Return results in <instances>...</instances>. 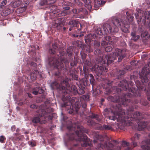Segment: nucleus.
<instances>
[{"label": "nucleus", "mask_w": 150, "mask_h": 150, "mask_svg": "<svg viewBox=\"0 0 150 150\" xmlns=\"http://www.w3.org/2000/svg\"><path fill=\"white\" fill-rule=\"evenodd\" d=\"M150 62L148 64L146 65L142 69V73L140 75V77L141 79L142 83L139 81H135L136 85L138 88L137 90L134 88H132L134 83L131 81H128L126 80L120 81V83L116 85L114 87L112 91V83L113 81L109 80L108 79L104 80V83H103V87L105 89L106 93L107 94H115L116 95L114 96H109L107 98L108 100L114 102H117L124 106H127L129 105L131 100L130 99L126 98V96L131 97L132 95L135 97L140 96H141V91H144L145 92L146 90V88L145 87L143 83L148 82V77L150 76V69H149Z\"/></svg>", "instance_id": "nucleus-1"}, {"label": "nucleus", "mask_w": 150, "mask_h": 150, "mask_svg": "<svg viewBox=\"0 0 150 150\" xmlns=\"http://www.w3.org/2000/svg\"><path fill=\"white\" fill-rule=\"evenodd\" d=\"M134 107L132 106L128 110L129 112L128 114H125L124 110L121 107V105L117 104L114 105L110 108H106L104 110V114H111L109 115L108 117L110 120L115 121L117 120L119 122L118 127L120 129H123L127 126H132L133 123L130 121L135 120L137 121V129L139 131L144 130L147 127L148 122H147L140 121L143 117L142 114L139 112H136L134 114L131 112L134 110Z\"/></svg>", "instance_id": "nucleus-2"}, {"label": "nucleus", "mask_w": 150, "mask_h": 150, "mask_svg": "<svg viewBox=\"0 0 150 150\" xmlns=\"http://www.w3.org/2000/svg\"><path fill=\"white\" fill-rule=\"evenodd\" d=\"M57 56L55 57H51L49 58V64L53 66L59 70L58 74H55L56 76H59L62 71L64 70V67L65 65V53L64 52L63 48H60L59 49L58 52H57Z\"/></svg>", "instance_id": "nucleus-3"}, {"label": "nucleus", "mask_w": 150, "mask_h": 150, "mask_svg": "<svg viewBox=\"0 0 150 150\" xmlns=\"http://www.w3.org/2000/svg\"><path fill=\"white\" fill-rule=\"evenodd\" d=\"M96 49L94 53L98 56L94 61L96 64L92 67V70L95 71L97 76H100L104 74V73L107 72L108 69L105 67V66L107 65V61L105 56L104 58L102 57L101 51L100 48Z\"/></svg>", "instance_id": "nucleus-4"}, {"label": "nucleus", "mask_w": 150, "mask_h": 150, "mask_svg": "<svg viewBox=\"0 0 150 150\" xmlns=\"http://www.w3.org/2000/svg\"><path fill=\"white\" fill-rule=\"evenodd\" d=\"M78 130L72 133V137L73 140H75L76 141L79 142H83V143H81V146L83 147L89 146L88 150L91 149L90 147L92 146V144L90 141V139H88L84 133H87L88 129L85 128L82 126H78Z\"/></svg>", "instance_id": "nucleus-5"}, {"label": "nucleus", "mask_w": 150, "mask_h": 150, "mask_svg": "<svg viewBox=\"0 0 150 150\" xmlns=\"http://www.w3.org/2000/svg\"><path fill=\"white\" fill-rule=\"evenodd\" d=\"M68 79L66 78V94L70 92L75 95L77 93L82 94L85 93V89L86 86L88 85V81L86 79H82L76 83L79 88L78 91L75 86L69 84L67 82Z\"/></svg>", "instance_id": "nucleus-6"}, {"label": "nucleus", "mask_w": 150, "mask_h": 150, "mask_svg": "<svg viewBox=\"0 0 150 150\" xmlns=\"http://www.w3.org/2000/svg\"><path fill=\"white\" fill-rule=\"evenodd\" d=\"M103 141V138L101 135H98L97 136L96 139H95L93 141L95 144H98L96 150H103L104 148L105 150H121V146H116L115 144L110 142H105L104 144L99 142V141L102 142Z\"/></svg>", "instance_id": "nucleus-7"}, {"label": "nucleus", "mask_w": 150, "mask_h": 150, "mask_svg": "<svg viewBox=\"0 0 150 150\" xmlns=\"http://www.w3.org/2000/svg\"><path fill=\"white\" fill-rule=\"evenodd\" d=\"M125 56L126 54L124 50L118 48L116 49L115 52L105 55V58L107 61V65L111 64L114 60L116 59L118 56L119 57L118 58V62H120Z\"/></svg>", "instance_id": "nucleus-8"}, {"label": "nucleus", "mask_w": 150, "mask_h": 150, "mask_svg": "<svg viewBox=\"0 0 150 150\" xmlns=\"http://www.w3.org/2000/svg\"><path fill=\"white\" fill-rule=\"evenodd\" d=\"M75 97L71 98L69 95L66 94V109L70 114H72L74 110L77 112L79 108V102Z\"/></svg>", "instance_id": "nucleus-9"}, {"label": "nucleus", "mask_w": 150, "mask_h": 150, "mask_svg": "<svg viewBox=\"0 0 150 150\" xmlns=\"http://www.w3.org/2000/svg\"><path fill=\"white\" fill-rule=\"evenodd\" d=\"M112 22L113 24L116 26L115 28L120 27L122 30L124 32L127 33L129 31L128 28L129 27V24L130 23L127 20L125 22L122 19L118 18L115 17L112 18Z\"/></svg>", "instance_id": "nucleus-10"}, {"label": "nucleus", "mask_w": 150, "mask_h": 150, "mask_svg": "<svg viewBox=\"0 0 150 150\" xmlns=\"http://www.w3.org/2000/svg\"><path fill=\"white\" fill-rule=\"evenodd\" d=\"M135 16L136 19H138L139 17V20H137L138 23L139 24L140 22H142L143 25L146 23V19L149 20L150 18V13L149 12L144 13L143 11L139 9L137 12L135 14Z\"/></svg>", "instance_id": "nucleus-11"}, {"label": "nucleus", "mask_w": 150, "mask_h": 150, "mask_svg": "<svg viewBox=\"0 0 150 150\" xmlns=\"http://www.w3.org/2000/svg\"><path fill=\"white\" fill-rule=\"evenodd\" d=\"M54 111L53 108H48L45 110H39L37 112L38 113H41L44 117L45 120L42 121V123H46L47 120H50L53 118V116L51 115V113Z\"/></svg>", "instance_id": "nucleus-12"}, {"label": "nucleus", "mask_w": 150, "mask_h": 150, "mask_svg": "<svg viewBox=\"0 0 150 150\" xmlns=\"http://www.w3.org/2000/svg\"><path fill=\"white\" fill-rule=\"evenodd\" d=\"M63 8L64 9L60 13L57 14L59 11V9L58 8V7L55 6H52L50 8V13L51 15H55L54 16L57 17H60L61 16H65L66 15V6L63 7Z\"/></svg>", "instance_id": "nucleus-13"}, {"label": "nucleus", "mask_w": 150, "mask_h": 150, "mask_svg": "<svg viewBox=\"0 0 150 150\" xmlns=\"http://www.w3.org/2000/svg\"><path fill=\"white\" fill-rule=\"evenodd\" d=\"M73 43L75 46L81 48L83 52H91L93 51L89 45L82 44L81 42L79 40L74 41Z\"/></svg>", "instance_id": "nucleus-14"}, {"label": "nucleus", "mask_w": 150, "mask_h": 150, "mask_svg": "<svg viewBox=\"0 0 150 150\" xmlns=\"http://www.w3.org/2000/svg\"><path fill=\"white\" fill-rule=\"evenodd\" d=\"M63 16V17L55 18L53 21L52 27L53 28H57V29H60L62 24H65L66 22L65 16Z\"/></svg>", "instance_id": "nucleus-15"}, {"label": "nucleus", "mask_w": 150, "mask_h": 150, "mask_svg": "<svg viewBox=\"0 0 150 150\" xmlns=\"http://www.w3.org/2000/svg\"><path fill=\"white\" fill-rule=\"evenodd\" d=\"M66 52L70 59L69 62L71 65L72 67H74V66L76 64V62L73 59V49L71 48H68L66 50Z\"/></svg>", "instance_id": "nucleus-16"}, {"label": "nucleus", "mask_w": 150, "mask_h": 150, "mask_svg": "<svg viewBox=\"0 0 150 150\" xmlns=\"http://www.w3.org/2000/svg\"><path fill=\"white\" fill-rule=\"evenodd\" d=\"M103 28L105 34L117 32L118 30L117 28H115L114 29H112L111 26L107 23H105L103 25Z\"/></svg>", "instance_id": "nucleus-17"}, {"label": "nucleus", "mask_w": 150, "mask_h": 150, "mask_svg": "<svg viewBox=\"0 0 150 150\" xmlns=\"http://www.w3.org/2000/svg\"><path fill=\"white\" fill-rule=\"evenodd\" d=\"M147 129L148 130H150V125L147 127ZM149 136L150 137V133L149 134ZM142 143L146 144V145H142L141 146V147L143 150H150V146H148L150 145V139H148L143 141Z\"/></svg>", "instance_id": "nucleus-18"}, {"label": "nucleus", "mask_w": 150, "mask_h": 150, "mask_svg": "<svg viewBox=\"0 0 150 150\" xmlns=\"http://www.w3.org/2000/svg\"><path fill=\"white\" fill-rule=\"evenodd\" d=\"M69 24L72 27H76L79 32L81 30L82 27V25L80 23L79 21L76 20L70 21Z\"/></svg>", "instance_id": "nucleus-19"}, {"label": "nucleus", "mask_w": 150, "mask_h": 150, "mask_svg": "<svg viewBox=\"0 0 150 150\" xmlns=\"http://www.w3.org/2000/svg\"><path fill=\"white\" fill-rule=\"evenodd\" d=\"M38 117H34L32 121L33 122L35 123H37L39 122H40L41 124H44L42 123V121H43L45 119L44 117L41 113L37 115Z\"/></svg>", "instance_id": "nucleus-20"}, {"label": "nucleus", "mask_w": 150, "mask_h": 150, "mask_svg": "<svg viewBox=\"0 0 150 150\" xmlns=\"http://www.w3.org/2000/svg\"><path fill=\"white\" fill-rule=\"evenodd\" d=\"M89 76L90 77L89 80L91 83L92 85V90L94 92H96L97 90H98L99 88L98 87L97 88H95L96 81L94 79V77L91 74H89L88 75V77Z\"/></svg>", "instance_id": "nucleus-21"}, {"label": "nucleus", "mask_w": 150, "mask_h": 150, "mask_svg": "<svg viewBox=\"0 0 150 150\" xmlns=\"http://www.w3.org/2000/svg\"><path fill=\"white\" fill-rule=\"evenodd\" d=\"M97 35L96 34H89L85 38V41L86 43L91 42L92 41H94L95 38L97 37Z\"/></svg>", "instance_id": "nucleus-22"}, {"label": "nucleus", "mask_w": 150, "mask_h": 150, "mask_svg": "<svg viewBox=\"0 0 150 150\" xmlns=\"http://www.w3.org/2000/svg\"><path fill=\"white\" fill-rule=\"evenodd\" d=\"M140 135L138 134H134V136L132 137L131 138V140L132 141V143L133 144V147H135L137 146V143L136 142L137 140H138L139 138Z\"/></svg>", "instance_id": "nucleus-23"}, {"label": "nucleus", "mask_w": 150, "mask_h": 150, "mask_svg": "<svg viewBox=\"0 0 150 150\" xmlns=\"http://www.w3.org/2000/svg\"><path fill=\"white\" fill-rule=\"evenodd\" d=\"M39 74L38 71L36 69H35L33 73H31L30 74V77L32 81L35 80L36 79L37 75Z\"/></svg>", "instance_id": "nucleus-24"}, {"label": "nucleus", "mask_w": 150, "mask_h": 150, "mask_svg": "<svg viewBox=\"0 0 150 150\" xmlns=\"http://www.w3.org/2000/svg\"><path fill=\"white\" fill-rule=\"evenodd\" d=\"M21 6V7L17 9L16 11V12L17 13H20L24 12L26 9L27 4L26 3H25L24 6H23V4H22Z\"/></svg>", "instance_id": "nucleus-25"}, {"label": "nucleus", "mask_w": 150, "mask_h": 150, "mask_svg": "<svg viewBox=\"0 0 150 150\" xmlns=\"http://www.w3.org/2000/svg\"><path fill=\"white\" fill-rule=\"evenodd\" d=\"M121 146L123 147H127L124 150H131L134 147H132L129 146V143L125 141H122V142Z\"/></svg>", "instance_id": "nucleus-26"}, {"label": "nucleus", "mask_w": 150, "mask_h": 150, "mask_svg": "<svg viewBox=\"0 0 150 150\" xmlns=\"http://www.w3.org/2000/svg\"><path fill=\"white\" fill-rule=\"evenodd\" d=\"M56 0H43L41 1L40 4L41 6H43L45 5L50 4L54 3Z\"/></svg>", "instance_id": "nucleus-27"}, {"label": "nucleus", "mask_w": 150, "mask_h": 150, "mask_svg": "<svg viewBox=\"0 0 150 150\" xmlns=\"http://www.w3.org/2000/svg\"><path fill=\"white\" fill-rule=\"evenodd\" d=\"M72 11L74 13H78L80 12H83V13L86 14L87 11L85 8H81L79 9H73L72 10Z\"/></svg>", "instance_id": "nucleus-28"}, {"label": "nucleus", "mask_w": 150, "mask_h": 150, "mask_svg": "<svg viewBox=\"0 0 150 150\" xmlns=\"http://www.w3.org/2000/svg\"><path fill=\"white\" fill-rule=\"evenodd\" d=\"M61 123L62 124L61 127V129L62 130L63 128L65 126L66 124V118L62 112H61Z\"/></svg>", "instance_id": "nucleus-29"}, {"label": "nucleus", "mask_w": 150, "mask_h": 150, "mask_svg": "<svg viewBox=\"0 0 150 150\" xmlns=\"http://www.w3.org/2000/svg\"><path fill=\"white\" fill-rule=\"evenodd\" d=\"M57 48V46L56 44H54L52 45V47L49 48V52L51 54H54L56 52V50Z\"/></svg>", "instance_id": "nucleus-30"}, {"label": "nucleus", "mask_w": 150, "mask_h": 150, "mask_svg": "<svg viewBox=\"0 0 150 150\" xmlns=\"http://www.w3.org/2000/svg\"><path fill=\"white\" fill-rule=\"evenodd\" d=\"M22 1L21 0H18L14 2L13 3H11V4H10V6L13 8H16L19 6L21 4V5L23 4L22 3Z\"/></svg>", "instance_id": "nucleus-31"}, {"label": "nucleus", "mask_w": 150, "mask_h": 150, "mask_svg": "<svg viewBox=\"0 0 150 150\" xmlns=\"http://www.w3.org/2000/svg\"><path fill=\"white\" fill-rule=\"evenodd\" d=\"M131 35L132 37L131 40H133L134 41H137L139 39L140 37L138 35H137L136 33L134 31L131 32Z\"/></svg>", "instance_id": "nucleus-32"}, {"label": "nucleus", "mask_w": 150, "mask_h": 150, "mask_svg": "<svg viewBox=\"0 0 150 150\" xmlns=\"http://www.w3.org/2000/svg\"><path fill=\"white\" fill-rule=\"evenodd\" d=\"M85 3V6L89 10H91L92 9V6L91 4V1L90 0H83Z\"/></svg>", "instance_id": "nucleus-33"}, {"label": "nucleus", "mask_w": 150, "mask_h": 150, "mask_svg": "<svg viewBox=\"0 0 150 150\" xmlns=\"http://www.w3.org/2000/svg\"><path fill=\"white\" fill-rule=\"evenodd\" d=\"M11 6L10 5L9 6H6L3 9L4 13H5V16H7L11 12V10L10 8V7Z\"/></svg>", "instance_id": "nucleus-34"}, {"label": "nucleus", "mask_w": 150, "mask_h": 150, "mask_svg": "<svg viewBox=\"0 0 150 150\" xmlns=\"http://www.w3.org/2000/svg\"><path fill=\"white\" fill-rule=\"evenodd\" d=\"M89 96L88 95H85L81 96L80 98L81 101L86 102L89 100Z\"/></svg>", "instance_id": "nucleus-35"}, {"label": "nucleus", "mask_w": 150, "mask_h": 150, "mask_svg": "<svg viewBox=\"0 0 150 150\" xmlns=\"http://www.w3.org/2000/svg\"><path fill=\"white\" fill-rule=\"evenodd\" d=\"M83 74L84 75V77L83 79H86L87 80H88V75L90 74L88 73V68H86V67H83Z\"/></svg>", "instance_id": "nucleus-36"}, {"label": "nucleus", "mask_w": 150, "mask_h": 150, "mask_svg": "<svg viewBox=\"0 0 150 150\" xmlns=\"http://www.w3.org/2000/svg\"><path fill=\"white\" fill-rule=\"evenodd\" d=\"M89 117L90 118L96 119L98 122H100L101 120L99 116L97 114L93 113L89 116Z\"/></svg>", "instance_id": "nucleus-37"}, {"label": "nucleus", "mask_w": 150, "mask_h": 150, "mask_svg": "<svg viewBox=\"0 0 150 150\" xmlns=\"http://www.w3.org/2000/svg\"><path fill=\"white\" fill-rule=\"evenodd\" d=\"M102 1L99 0H95L94 1V5L95 8H98L102 4Z\"/></svg>", "instance_id": "nucleus-38"}, {"label": "nucleus", "mask_w": 150, "mask_h": 150, "mask_svg": "<svg viewBox=\"0 0 150 150\" xmlns=\"http://www.w3.org/2000/svg\"><path fill=\"white\" fill-rule=\"evenodd\" d=\"M95 33H96L98 36L100 35L101 36L103 35V33L102 30H101V28L99 27H97L95 29Z\"/></svg>", "instance_id": "nucleus-39"}, {"label": "nucleus", "mask_w": 150, "mask_h": 150, "mask_svg": "<svg viewBox=\"0 0 150 150\" xmlns=\"http://www.w3.org/2000/svg\"><path fill=\"white\" fill-rule=\"evenodd\" d=\"M7 3V0H4L1 2L0 4V11H3L5 8L4 6Z\"/></svg>", "instance_id": "nucleus-40"}, {"label": "nucleus", "mask_w": 150, "mask_h": 150, "mask_svg": "<svg viewBox=\"0 0 150 150\" xmlns=\"http://www.w3.org/2000/svg\"><path fill=\"white\" fill-rule=\"evenodd\" d=\"M112 128L111 127L110 125H104L101 127L100 129L102 130H110L112 129Z\"/></svg>", "instance_id": "nucleus-41"}, {"label": "nucleus", "mask_w": 150, "mask_h": 150, "mask_svg": "<svg viewBox=\"0 0 150 150\" xmlns=\"http://www.w3.org/2000/svg\"><path fill=\"white\" fill-rule=\"evenodd\" d=\"M70 78L72 80H76L78 79V76L74 73H70Z\"/></svg>", "instance_id": "nucleus-42"}, {"label": "nucleus", "mask_w": 150, "mask_h": 150, "mask_svg": "<svg viewBox=\"0 0 150 150\" xmlns=\"http://www.w3.org/2000/svg\"><path fill=\"white\" fill-rule=\"evenodd\" d=\"M140 31L142 32V33H141V36L143 38H146V37H147V38L148 37V33L147 32H143L142 31L143 30V28H141V29L140 30L139 29Z\"/></svg>", "instance_id": "nucleus-43"}, {"label": "nucleus", "mask_w": 150, "mask_h": 150, "mask_svg": "<svg viewBox=\"0 0 150 150\" xmlns=\"http://www.w3.org/2000/svg\"><path fill=\"white\" fill-rule=\"evenodd\" d=\"M88 125L90 126L96 125V123L92 120H90L87 121Z\"/></svg>", "instance_id": "nucleus-44"}, {"label": "nucleus", "mask_w": 150, "mask_h": 150, "mask_svg": "<svg viewBox=\"0 0 150 150\" xmlns=\"http://www.w3.org/2000/svg\"><path fill=\"white\" fill-rule=\"evenodd\" d=\"M28 65H29L30 67H33V68L34 69H35L37 68V64L32 62H29V63H28Z\"/></svg>", "instance_id": "nucleus-45"}, {"label": "nucleus", "mask_w": 150, "mask_h": 150, "mask_svg": "<svg viewBox=\"0 0 150 150\" xmlns=\"http://www.w3.org/2000/svg\"><path fill=\"white\" fill-rule=\"evenodd\" d=\"M93 45L95 48H100V42L96 40H94Z\"/></svg>", "instance_id": "nucleus-46"}, {"label": "nucleus", "mask_w": 150, "mask_h": 150, "mask_svg": "<svg viewBox=\"0 0 150 150\" xmlns=\"http://www.w3.org/2000/svg\"><path fill=\"white\" fill-rule=\"evenodd\" d=\"M105 40L107 41H108V42L110 44H112L113 43L112 42L111 37L110 36H106L105 37Z\"/></svg>", "instance_id": "nucleus-47"}, {"label": "nucleus", "mask_w": 150, "mask_h": 150, "mask_svg": "<svg viewBox=\"0 0 150 150\" xmlns=\"http://www.w3.org/2000/svg\"><path fill=\"white\" fill-rule=\"evenodd\" d=\"M126 14L127 15V19L126 20H124L125 23H126V21H127V20H128L129 21V19H131V20H132L133 19V17L132 16V15L131 14H129V13H128V12H126Z\"/></svg>", "instance_id": "nucleus-48"}, {"label": "nucleus", "mask_w": 150, "mask_h": 150, "mask_svg": "<svg viewBox=\"0 0 150 150\" xmlns=\"http://www.w3.org/2000/svg\"><path fill=\"white\" fill-rule=\"evenodd\" d=\"M125 73V71L124 70H122L119 71L118 72L119 76L117 78V79H119L121 78L120 76L124 75Z\"/></svg>", "instance_id": "nucleus-49"}, {"label": "nucleus", "mask_w": 150, "mask_h": 150, "mask_svg": "<svg viewBox=\"0 0 150 150\" xmlns=\"http://www.w3.org/2000/svg\"><path fill=\"white\" fill-rule=\"evenodd\" d=\"M80 54L81 58L82 59L83 62L84 63L85 62L86 55L85 53H83L81 52Z\"/></svg>", "instance_id": "nucleus-50"}, {"label": "nucleus", "mask_w": 150, "mask_h": 150, "mask_svg": "<svg viewBox=\"0 0 150 150\" xmlns=\"http://www.w3.org/2000/svg\"><path fill=\"white\" fill-rule=\"evenodd\" d=\"M104 48L105 51L107 52H110L112 50V47L110 46H106Z\"/></svg>", "instance_id": "nucleus-51"}, {"label": "nucleus", "mask_w": 150, "mask_h": 150, "mask_svg": "<svg viewBox=\"0 0 150 150\" xmlns=\"http://www.w3.org/2000/svg\"><path fill=\"white\" fill-rule=\"evenodd\" d=\"M36 90H38V93L42 94L43 93L44 91L42 89V88H40L39 87H36Z\"/></svg>", "instance_id": "nucleus-52"}, {"label": "nucleus", "mask_w": 150, "mask_h": 150, "mask_svg": "<svg viewBox=\"0 0 150 150\" xmlns=\"http://www.w3.org/2000/svg\"><path fill=\"white\" fill-rule=\"evenodd\" d=\"M107 45L106 42L104 40L103 41L101 42V46L103 48H105Z\"/></svg>", "instance_id": "nucleus-53"}, {"label": "nucleus", "mask_w": 150, "mask_h": 150, "mask_svg": "<svg viewBox=\"0 0 150 150\" xmlns=\"http://www.w3.org/2000/svg\"><path fill=\"white\" fill-rule=\"evenodd\" d=\"M147 96H150V87H149L145 91Z\"/></svg>", "instance_id": "nucleus-54"}, {"label": "nucleus", "mask_w": 150, "mask_h": 150, "mask_svg": "<svg viewBox=\"0 0 150 150\" xmlns=\"http://www.w3.org/2000/svg\"><path fill=\"white\" fill-rule=\"evenodd\" d=\"M6 140V138L4 136H1L0 137V142L3 143L4 141Z\"/></svg>", "instance_id": "nucleus-55"}, {"label": "nucleus", "mask_w": 150, "mask_h": 150, "mask_svg": "<svg viewBox=\"0 0 150 150\" xmlns=\"http://www.w3.org/2000/svg\"><path fill=\"white\" fill-rule=\"evenodd\" d=\"M81 106H82V108H85L87 106L86 102H84V101H81Z\"/></svg>", "instance_id": "nucleus-56"}, {"label": "nucleus", "mask_w": 150, "mask_h": 150, "mask_svg": "<svg viewBox=\"0 0 150 150\" xmlns=\"http://www.w3.org/2000/svg\"><path fill=\"white\" fill-rule=\"evenodd\" d=\"M59 85V83H58L57 82L55 81L52 83L51 84V85L52 86H56V87H57Z\"/></svg>", "instance_id": "nucleus-57"}, {"label": "nucleus", "mask_w": 150, "mask_h": 150, "mask_svg": "<svg viewBox=\"0 0 150 150\" xmlns=\"http://www.w3.org/2000/svg\"><path fill=\"white\" fill-rule=\"evenodd\" d=\"M33 94L35 95H37L38 94V90H36V88L33 89Z\"/></svg>", "instance_id": "nucleus-58"}, {"label": "nucleus", "mask_w": 150, "mask_h": 150, "mask_svg": "<svg viewBox=\"0 0 150 150\" xmlns=\"http://www.w3.org/2000/svg\"><path fill=\"white\" fill-rule=\"evenodd\" d=\"M30 107L31 108H33V109H34V108L37 109L38 107L35 104H33L32 105H31L30 106Z\"/></svg>", "instance_id": "nucleus-59"}, {"label": "nucleus", "mask_w": 150, "mask_h": 150, "mask_svg": "<svg viewBox=\"0 0 150 150\" xmlns=\"http://www.w3.org/2000/svg\"><path fill=\"white\" fill-rule=\"evenodd\" d=\"M29 144L32 146H35L36 145L35 144L32 142H29Z\"/></svg>", "instance_id": "nucleus-60"}, {"label": "nucleus", "mask_w": 150, "mask_h": 150, "mask_svg": "<svg viewBox=\"0 0 150 150\" xmlns=\"http://www.w3.org/2000/svg\"><path fill=\"white\" fill-rule=\"evenodd\" d=\"M16 127L15 125L12 126L11 128V130L13 132L15 130Z\"/></svg>", "instance_id": "nucleus-61"}, {"label": "nucleus", "mask_w": 150, "mask_h": 150, "mask_svg": "<svg viewBox=\"0 0 150 150\" xmlns=\"http://www.w3.org/2000/svg\"><path fill=\"white\" fill-rule=\"evenodd\" d=\"M24 104H25V102L21 101V102H20L18 103V105H19L21 106V105H23Z\"/></svg>", "instance_id": "nucleus-62"}, {"label": "nucleus", "mask_w": 150, "mask_h": 150, "mask_svg": "<svg viewBox=\"0 0 150 150\" xmlns=\"http://www.w3.org/2000/svg\"><path fill=\"white\" fill-rule=\"evenodd\" d=\"M140 102V100H138L137 99H135L134 100V102L136 103V104H137V103H139V102Z\"/></svg>", "instance_id": "nucleus-63"}, {"label": "nucleus", "mask_w": 150, "mask_h": 150, "mask_svg": "<svg viewBox=\"0 0 150 150\" xmlns=\"http://www.w3.org/2000/svg\"><path fill=\"white\" fill-rule=\"evenodd\" d=\"M112 142L115 143L116 144H119L118 142L116 140H113Z\"/></svg>", "instance_id": "nucleus-64"}]
</instances>
